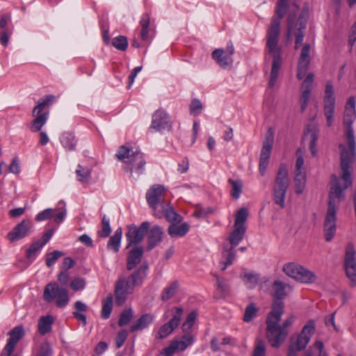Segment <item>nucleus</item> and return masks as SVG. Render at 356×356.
I'll return each instance as SVG.
<instances>
[{
  "label": "nucleus",
  "mask_w": 356,
  "mask_h": 356,
  "mask_svg": "<svg viewBox=\"0 0 356 356\" xmlns=\"http://www.w3.org/2000/svg\"><path fill=\"white\" fill-rule=\"evenodd\" d=\"M248 216V211L246 208H241L236 213L234 227H245V222Z\"/></svg>",
  "instance_id": "nucleus-47"
},
{
  "label": "nucleus",
  "mask_w": 356,
  "mask_h": 356,
  "mask_svg": "<svg viewBox=\"0 0 356 356\" xmlns=\"http://www.w3.org/2000/svg\"><path fill=\"white\" fill-rule=\"evenodd\" d=\"M162 210L163 213L168 221L171 222H180L182 220L181 216L178 214L172 207H165V206H163Z\"/></svg>",
  "instance_id": "nucleus-46"
},
{
  "label": "nucleus",
  "mask_w": 356,
  "mask_h": 356,
  "mask_svg": "<svg viewBox=\"0 0 356 356\" xmlns=\"http://www.w3.org/2000/svg\"><path fill=\"white\" fill-rule=\"evenodd\" d=\"M12 33L13 28L8 27V24H0V43L3 47L8 46Z\"/></svg>",
  "instance_id": "nucleus-45"
},
{
  "label": "nucleus",
  "mask_w": 356,
  "mask_h": 356,
  "mask_svg": "<svg viewBox=\"0 0 356 356\" xmlns=\"http://www.w3.org/2000/svg\"><path fill=\"white\" fill-rule=\"evenodd\" d=\"M113 309V297L111 295L108 296L104 301L102 309V317L107 319L110 317Z\"/></svg>",
  "instance_id": "nucleus-49"
},
{
  "label": "nucleus",
  "mask_w": 356,
  "mask_h": 356,
  "mask_svg": "<svg viewBox=\"0 0 356 356\" xmlns=\"http://www.w3.org/2000/svg\"><path fill=\"white\" fill-rule=\"evenodd\" d=\"M115 156L120 161L124 162L125 170L129 172L131 176L135 174L136 177H139L143 173L145 161L140 152L133 151L132 149L122 145L119 147Z\"/></svg>",
  "instance_id": "nucleus-5"
},
{
  "label": "nucleus",
  "mask_w": 356,
  "mask_h": 356,
  "mask_svg": "<svg viewBox=\"0 0 356 356\" xmlns=\"http://www.w3.org/2000/svg\"><path fill=\"white\" fill-rule=\"evenodd\" d=\"M335 106L336 99L334 88L332 83L327 82L323 98V113L326 119V124L329 127L333 124L334 120Z\"/></svg>",
  "instance_id": "nucleus-10"
},
{
  "label": "nucleus",
  "mask_w": 356,
  "mask_h": 356,
  "mask_svg": "<svg viewBox=\"0 0 356 356\" xmlns=\"http://www.w3.org/2000/svg\"><path fill=\"white\" fill-rule=\"evenodd\" d=\"M29 229V222L24 220L20 223L17 224L13 230L8 234L7 238L11 242L20 240L28 235Z\"/></svg>",
  "instance_id": "nucleus-25"
},
{
  "label": "nucleus",
  "mask_w": 356,
  "mask_h": 356,
  "mask_svg": "<svg viewBox=\"0 0 356 356\" xmlns=\"http://www.w3.org/2000/svg\"><path fill=\"white\" fill-rule=\"evenodd\" d=\"M122 231L121 228H118L115 231V233L111 236L108 240L107 248L113 250L114 252H118L120 249Z\"/></svg>",
  "instance_id": "nucleus-37"
},
{
  "label": "nucleus",
  "mask_w": 356,
  "mask_h": 356,
  "mask_svg": "<svg viewBox=\"0 0 356 356\" xmlns=\"http://www.w3.org/2000/svg\"><path fill=\"white\" fill-rule=\"evenodd\" d=\"M197 317V314L195 312L193 311L191 312L187 317L186 321L184 322L181 326V329L183 332H185L186 334L188 333L189 330L191 329L193 325L195 323V321Z\"/></svg>",
  "instance_id": "nucleus-51"
},
{
  "label": "nucleus",
  "mask_w": 356,
  "mask_h": 356,
  "mask_svg": "<svg viewBox=\"0 0 356 356\" xmlns=\"http://www.w3.org/2000/svg\"><path fill=\"white\" fill-rule=\"evenodd\" d=\"M311 49L312 46L309 43L304 44L301 48L298 58L297 72V78L299 80L302 79L305 76L309 65H310L312 60L310 54Z\"/></svg>",
  "instance_id": "nucleus-18"
},
{
  "label": "nucleus",
  "mask_w": 356,
  "mask_h": 356,
  "mask_svg": "<svg viewBox=\"0 0 356 356\" xmlns=\"http://www.w3.org/2000/svg\"><path fill=\"white\" fill-rule=\"evenodd\" d=\"M195 341V336L191 333L184 334L180 339L172 340L170 344L175 353L183 352Z\"/></svg>",
  "instance_id": "nucleus-26"
},
{
  "label": "nucleus",
  "mask_w": 356,
  "mask_h": 356,
  "mask_svg": "<svg viewBox=\"0 0 356 356\" xmlns=\"http://www.w3.org/2000/svg\"><path fill=\"white\" fill-rule=\"evenodd\" d=\"M300 267V265L294 262L287 263L284 265L283 271L286 275L296 280Z\"/></svg>",
  "instance_id": "nucleus-48"
},
{
  "label": "nucleus",
  "mask_w": 356,
  "mask_h": 356,
  "mask_svg": "<svg viewBox=\"0 0 356 356\" xmlns=\"http://www.w3.org/2000/svg\"><path fill=\"white\" fill-rule=\"evenodd\" d=\"M288 2L287 0H280L275 8V15L272 22H279L286 15Z\"/></svg>",
  "instance_id": "nucleus-44"
},
{
  "label": "nucleus",
  "mask_w": 356,
  "mask_h": 356,
  "mask_svg": "<svg viewBox=\"0 0 356 356\" xmlns=\"http://www.w3.org/2000/svg\"><path fill=\"white\" fill-rule=\"evenodd\" d=\"M149 222L147 221L142 222L139 227L135 225H130L126 233V238L128 242L127 248L131 245L140 243L143 240L145 234L149 229Z\"/></svg>",
  "instance_id": "nucleus-13"
},
{
  "label": "nucleus",
  "mask_w": 356,
  "mask_h": 356,
  "mask_svg": "<svg viewBox=\"0 0 356 356\" xmlns=\"http://www.w3.org/2000/svg\"><path fill=\"white\" fill-rule=\"evenodd\" d=\"M147 270L148 266L143 264L130 275L129 280L134 287L142 285L147 277Z\"/></svg>",
  "instance_id": "nucleus-27"
},
{
  "label": "nucleus",
  "mask_w": 356,
  "mask_h": 356,
  "mask_svg": "<svg viewBox=\"0 0 356 356\" xmlns=\"http://www.w3.org/2000/svg\"><path fill=\"white\" fill-rule=\"evenodd\" d=\"M252 356H266V346L263 341L257 343Z\"/></svg>",
  "instance_id": "nucleus-64"
},
{
  "label": "nucleus",
  "mask_w": 356,
  "mask_h": 356,
  "mask_svg": "<svg viewBox=\"0 0 356 356\" xmlns=\"http://www.w3.org/2000/svg\"><path fill=\"white\" fill-rule=\"evenodd\" d=\"M54 319L51 316H41L38 321V330L41 335H45L50 332L52 328V324Z\"/></svg>",
  "instance_id": "nucleus-32"
},
{
  "label": "nucleus",
  "mask_w": 356,
  "mask_h": 356,
  "mask_svg": "<svg viewBox=\"0 0 356 356\" xmlns=\"http://www.w3.org/2000/svg\"><path fill=\"white\" fill-rule=\"evenodd\" d=\"M166 195V189L160 184H154L150 187L146 193V200L151 209L154 211L153 215L161 218V215L156 212L159 206L161 207L165 206V196Z\"/></svg>",
  "instance_id": "nucleus-9"
},
{
  "label": "nucleus",
  "mask_w": 356,
  "mask_h": 356,
  "mask_svg": "<svg viewBox=\"0 0 356 356\" xmlns=\"http://www.w3.org/2000/svg\"><path fill=\"white\" fill-rule=\"evenodd\" d=\"M113 46L120 51H125L128 47V41L125 36L119 35L113 38Z\"/></svg>",
  "instance_id": "nucleus-53"
},
{
  "label": "nucleus",
  "mask_w": 356,
  "mask_h": 356,
  "mask_svg": "<svg viewBox=\"0 0 356 356\" xmlns=\"http://www.w3.org/2000/svg\"><path fill=\"white\" fill-rule=\"evenodd\" d=\"M74 307L75 309V311L72 312L74 317L76 320L81 321L83 326H86L87 324V320L84 313L88 311V306L84 302L78 300L74 302Z\"/></svg>",
  "instance_id": "nucleus-31"
},
{
  "label": "nucleus",
  "mask_w": 356,
  "mask_h": 356,
  "mask_svg": "<svg viewBox=\"0 0 356 356\" xmlns=\"http://www.w3.org/2000/svg\"><path fill=\"white\" fill-rule=\"evenodd\" d=\"M127 337L128 332L126 330H122L117 334V336L115 339L116 348H120L123 346Z\"/></svg>",
  "instance_id": "nucleus-62"
},
{
  "label": "nucleus",
  "mask_w": 356,
  "mask_h": 356,
  "mask_svg": "<svg viewBox=\"0 0 356 356\" xmlns=\"http://www.w3.org/2000/svg\"><path fill=\"white\" fill-rule=\"evenodd\" d=\"M153 316L149 314H145L142 315L135 323H134L131 327V332H135L138 330H143L147 327L153 321Z\"/></svg>",
  "instance_id": "nucleus-33"
},
{
  "label": "nucleus",
  "mask_w": 356,
  "mask_h": 356,
  "mask_svg": "<svg viewBox=\"0 0 356 356\" xmlns=\"http://www.w3.org/2000/svg\"><path fill=\"white\" fill-rule=\"evenodd\" d=\"M299 12V8L296 3L291 5L288 15L287 22H305L309 19V8L308 5H305L298 17L297 13Z\"/></svg>",
  "instance_id": "nucleus-24"
},
{
  "label": "nucleus",
  "mask_w": 356,
  "mask_h": 356,
  "mask_svg": "<svg viewBox=\"0 0 356 356\" xmlns=\"http://www.w3.org/2000/svg\"><path fill=\"white\" fill-rule=\"evenodd\" d=\"M143 254V248L142 246H137L132 249L127 257V268L131 270L140 262Z\"/></svg>",
  "instance_id": "nucleus-28"
},
{
  "label": "nucleus",
  "mask_w": 356,
  "mask_h": 356,
  "mask_svg": "<svg viewBox=\"0 0 356 356\" xmlns=\"http://www.w3.org/2000/svg\"><path fill=\"white\" fill-rule=\"evenodd\" d=\"M305 135L309 137L310 143H316L318 138V130L315 126L308 125Z\"/></svg>",
  "instance_id": "nucleus-58"
},
{
  "label": "nucleus",
  "mask_w": 356,
  "mask_h": 356,
  "mask_svg": "<svg viewBox=\"0 0 356 356\" xmlns=\"http://www.w3.org/2000/svg\"><path fill=\"white\" fill-rule=\"evenodd\" d=\"M111 232L110 220L106 215H104L102 220V229L98 231V234L102 238H106L109 236Z\"/></svg>",
  "instance_id": "nucleus-52"
},
{
  "label": "nucleus",
  "mask_w": 356,
  "mask_h": 356,
  "mask_svg": "<svg viewBox=\"0 0 356 356\" xmlns=\"http://www.w3.org/2000/svg\"><path fill=\"white\" fill-rule=\"evenodd\" d=\"M297 159L296 162V168L294 170V188L297 194L303 193L306 184V175L304 170L303 152L301 149L296 151Z\"/></svg>",
  "instance_id": "nucleus-11"
},
{
  "label": "nucleus",
  "mask_w": 356,
  "mask_h": 356,
  "mask_svg": "<svg viewBox=\"0 0 356 356\" xmlns=\"http://www.w3.org/2000/svg\"><path fill=\"white\" fill-rule=\"evenodd\" d=\"M179 287L178 281L172 282L169 286H166L161 296L163 301H167L172 298L177 292Z\"/></svg>",
  "instance_id": "nucleus-39"
},
{
  "label": "nucleus",
  "mask_w": 356,
  "mask_h": 356,
  "mask_svg": "<svg viewBox=\"0 0 356 356\" xmlns=\"http://www.w3.org/2000/svg\"><path fill=\"white\" fill-rule=\"evenodd\" d=\"M75 172L79 182L87 183L91 178V170L80 164L78 165Z\"/></svg>",
  "instance_id": "nucleus-41"
},
{
  "label": "nucleus",
  "mask_w": 356,
  "mask_h": 356,
  "mask_svg": "<svg viewBox=\"0 0 356 356\" xmlns=\"http://www.w3.org/2000/svg\"><path fill=\"white\" fill-rule=\"evenodd\" d=\"M246 227H234V230L231 232L229 236V241L231 244L232 248H234L243 240Z\"/></svg>",
  "instance_id": "nucleus-35"
},
{
  "label": "nucleus",
  "mask_w": 356,
  "mask_h": 356,
  "mask_svg": "<svg viewBox=\"0 0 356 356\" xmlns=\"http://www.w3.org/2000/svg\"><path fill=\"white\" fill-rule=\"evenodd\" d=\"M355 99L354 97H350L345 106L344 114L356 115L355 111Z\"/></svg>",
  "instance_id": "nucleus-61"
},
{
  "label": "nucleus",
  "mask_w": 356,
  "mask_h": 356,
  "mask_svg": "<svg viewBox=\"0 0 356 356\" xmlns=\"http://www.w3.org/2000/svg\"><path fill=\"white\" fill-rule=\"evenodd\" d=\"M314 75L313 73H309L307 75L305 81H303L301 87V95L300 98V111L303 113L307 106L311 96L312 90V83L314 81Z\"/></svg>",
  "instance_id": "nucleus-22"
},
{
  "label": "nucleus",
  "mask_w": 356,
  "mask_h": 356,
  "mask_svg": "<svg viewBox=\"0 0 356 356\" xmlns=\"http://www.w3.org/2000/svg\"><path fill=\"white\" fill-rule=\"evenodd\" d=\"M316 330V323L314 320H309L302 327L300 333L291 343L297 347L298 350H305L310 341Z\"/></svg>",
  "instance_id": "nucleus-14"
},
{
  "label": "nucleus",
  "mask_w": 356,
  "mask_h": 356,
  "mask_svg": "<svg viewBox=\"0 0 356 356\" xmlns=\"http://www.w3.org/2000/svg\"><path fill=\"white\" fill-rule=\"evenodd\" d=\"M154 30L149 27V24H143L140 31L141 39L147 42L154 36Z\"/></svg>",
  "instance_id": "nucleus-56"
},
{
  "label": "nucleus",
  "mask_w": 356,
  "mask_h": 356,
  "mask_svg": "<svg viewBox=\"0 0 356 356\" xmlns=\"http://www.w3.org/2000/svg\"><path fill=\"white\" fill-rule=\"evenodd\" d=\"M287 287H289V284L280 281L275 280L273 282V288L274 289V293L273 295V302L272 305V309L270 312H274L275 309H277V307H280L282 308V312L284 311V303L283 300L286 296V289Z\"/></svg>",
  "instance_id": "nucleus-19"
},
{
  "label": "nucleus",
  "mask_w": 356,
  "mask_h": 356,
  "mask_svg": "<svg viewBox=\"0 0 356 356\" xmlns=\"http://www.w3.org/2000/svg\"><path fill=\"white\" fill-rule=\"evenodd\" d=\"M283 314L282 308L277 307L274 312H270L266 316V337L270 346L274 348H279L285 341L289 334L288 329L296 320L294 315H290L280 325V322Z\"/></svg>",
  "instance_id": "nucleus-3"
},
{
  "label": "nucleus",
  "mask_w": 356,
  "mask_h": 356,
  "mask_svg": "<svg viewBox=\"0 0 356 356\" xmlns=\"http://www.w3.org/2000/svg\"><path fill=\"white\" fill-rule=\"evenodd\" d=\"M86 286V281L83 278L77 277L71 281L70 287L72 290L77 291L83 290Z\"/></svg>",
  "instance_id": "nucleus-63"
},
{
  "label": "nucleus",
  "mask_w": 356,
  "mask_h": 356,
  "mask_svg": "<svg viewBox=\"0 0 356 356\" xmlns=\"http://www.w3.org/2000/svg\"><path fill=\"white\" fill-rule=\"evenodd\" d=\"M229 184L231 185L230 195L235 200L240 197L243 189V183L239 179H229Z\"/></svg>",
  "instance_id": "nucleus-43"
},
{
  "label": "nucleus",
  "mask_w": 356,
  "mask_h": 356,
  "mask_svg": "<svg viewBox=\"0 0 356 356\" xmlns=\"http://www.w3.org/2000/svg\"><path fill=\"white\" fill-rule=\"evenodd\" d=\"M53 234L54 231L49 229L42 235L40 239L33 241L26 250V257L29 259L33 260L36 257L37 252L50 240Z\"/></svg>",
  "instance_id": "nucleus-23"
},
{
  "label": "nucleus",
  "mask_w": 356,
  "mask_h": 356,
  "mask_svg": "<svg viewBox=\"0 0 356 356\" xmlns=\"http://www.w3.org/2000/svg\"><path fill=\"white\" fill-rule=\"evenodd\" d=\"M305 29L306 24H289L285 35L286 43L291 40V36L293 35L296 38L295 49H298L303 42Z\"/></svg>",
  "instance_id": "nucleus-21"
},
{
  "label": "nucleus",
  "mask_w": 356,
  "mask_h": 356,
  "mask_svg": "<svg viewBox=\"0 0 356 356\" xmlns=\"http://www.w3.org/2000/svg\"><path fill=\"white\" fill-rule=\"evenodd\" d=\"M189 231V225L186 222L181 225L171 224L168 227V234L171 237H181Z\"/></svg>",
  "instance_id": "nucleus-34"
},
{
  "label": "nucleus",
  "mask_w": 356,
  "mask_h": 356,
  "mask_svg": "<svg viewBox=\"0 0 356 356\" xmlns=\"http://www.w3.org/2000/svg\"><path fill=\"white\" fill-rule=\"evenodd\" d=\"M150 128L161 131L171 128V122L168 114L163 109L156 111L152 115Z\"/></svg>",
  "instance_id": "nucleus-20"
},
{
  "label": "nucleus",
  "mask_w": 356,
  "mask_h": 356,
  "mask_svg": "<svg viewBox=\"0 0 356 356\" xmlns=\"http://www.w3.org/2000/svg\"><path fill=\"white\" fill-rule=\"evenodd\" d=\"M60 143L65 149L72 151L75 149L76 140L72 133L65 132L60 138Z\"/></svg>",
  "instance_id": "nucleus-40"
},
{
  "label": "nucleus",
  "mask_w": 356,
  "mask_h": 356,
  "mask_svg": "<svg viewBox=\"0 0 356 356\" xmlns=\"http://www.w3.org/2000/svg\"><path fill=\"white\" fill-rule=\"evenodd\" d=\"M132 316H133V312H132L131 309H129L124 310L121 313L119 321H118L119 326L122 327L124 325H127L130 322L131 319L132 318Z\"/></svg>",
  "instance_id": "nucleus-59"
},
{
  "label": "nucleus",
  "mask_w": 356,
  "mask_h": 356,
  "mask_svg": "<svg viewBox=\"0 0 356 356\" xmlns=\"http://www.w3.org/2000/svg\"><path fill=\"white\" fill-rule=\"evenodd\" d=\"M258 311L259 309L254 303H250L245 309L243 321L245 322H250L257 316Z\"/></svg>",
  "instance_id": "nucleus-50"
},
{
  "label": "nucleus",
  "mask_w": 356,
  "mask_h": 356,
  "mask_svg": "<svg viewBox=\"0 0 356 356\" xmlns=\"http://www.w3.org/2000/svg\"><path fill=\"white\" fill-rule=\"evenodd\" d=\"M234 248H230L228 250L225 251L223 254V257L225 258V261L220 262V264L223 265L221 268V270L223 271L227 268V266L232 264L233 261L235 257V253L233 250Z\"/></svg>",
  "instance_id": "nucleus-54"
},
{
  "label": "nucleus",
  "mask_w": 356,
  "mask_h": 356,
  "mask_svg": "<svg viewBox=\"0 0 356 356\" xmlns=\"http://www.w3.org/2000/svg\"><path fill=\"white\" fill-rule=\"evenodd\" d=\"M212 57L220 67L224 68L231 65L233 63L232 57L227 54L222 49H215L212 53Z\"/></svg>",
  "instance_id": "nucleus-30"
},
{
  "label": "nucleus",
  "mask_w": 356,
  "mask_h": 356,
  "mask_svg": "<svg viewBox=\"0 0 356 356\" xmlns=\"http://www.w3.org/2000/svg\"><path fill=\"white\" fill-rule=\"evenodd\" d=\"M52 348L49 341L42 342L38 348L36 356H52Z\"/></svg>",
  "instance_id": "nucleus-55"
},
{
  "label": "nucleus",
  "mask_w": 356,
  "mask_h": 356,
  "mask_svg": "<svg viewBox=\"0 0 356 356\" xmlns=\"http://www.w3.org/2000/svg\"><path fill=\"white\" fill-rule=\"evenodd\" d=\"M134 286L124 277L120 278L115 284V303L121 306L125 302L127 296L132 293Z\"/></svg>",
  "instance_id": "nucleus-16"
},
{
  "label": "nucleus",
  "mask_w": 356,
  "mask_h": 356,
  "mask_svg": "<svg viewBox=\"0 0 356 356\" xmlns=\"http://www.w3.org/2000/svg\"><path fill=\"white\" fill-rule=\"evenodd\" d=\"M242 276L243 278L246 279L245 283L248 288L254 287L257 284L259 278L258 275L252 273H245Z\"/></svg>",
  "instance_id": "nucleus-60"
},
{
  "label": "nucleus",
  "mask_w": 356,
  "mask_h": 356,
  "mask_svg": "<svg viewBox=\"0 0 356 356\" xmlns=\"http://www.w3.org/2000/svg\"><path fill=\"white\" fill-rule=\"evenodd\" d=\"M56 97L54 95H46L43 99L38 102V104L33 108V115L35 119L32 122L31 130L32 132L40 131L42 127L47 121L49 112H43L44 108L54 103Z\"/></svg>",
  "instance_id": "nucleus-8"
},
{
  "label": "nucleus",
  "mask_w": 356,
  "mask_h": 356,
  "mask_svg": "<svg viewBox=\"0 0 356 356\" xmlns=\"http://www.w3.org/2000/svg\"><path fill=\"white\" fill-rule=\"evenodd\" d=\"M184 310L181 307H175L172 318L159 328L156 338L163 339L168 337L178 327L181 320Z\"/></svg>",
  "instance_id": "nucleus-15"
},
{
  "label": "nucleus",
  "mask_w": 356,
  "mask_h": 356,
  "mask_svg": "<svg viewBox=\"0 0 356 356\" xmlns=\"http://www.w3.org/2000/svg\"><path fill=\"white\" fill-rule=\"evenodd\" d=\"M273 141V136L271 133H270L266 136L265 140L263 142L259 165V170L261 176L265 175L266 170L268 165Z\"/></svg>",
  "instance_id": "nucleus-17"
},
{
  "label": "nucleus",
  "mask_w": 356,
  "mask_h": 356,
  "mask_svg": "<svg viewBox=\"0 0 356 356\" xmlns=\"http://www.w3.org/2000/svg\"><path fill=\"white\" fill-rule=\"evenodd\" d=\"M315 274L307 268L301 266L296 280L305 284L313 283L316 281Z\"/></svg>",
  "instance_id": "nucleus-36"
},
{
  "label": "nucleus",
  "mask_w": 356,
  "mask_h": 356,
  "mask_svg": "<svg viewBox=\"0 0 356 356\" xmlns=\"http://www.w3.org/2000/svg\"><path fill=\"white\" fill-rule=\"evenodd\" d=\"M43 299L47 302H54L57 307L63 308L70 302L69 291L57 282H49L44 289Z\"/></svg>",
  "instance_id": "nucleus-7"
},
{
  "label": "nucleus",
  "mask_w": 356,
  "mask_h": 356,
  "mask_svg": "<svg viewBox=\"0 0 356 356\" xmlns=\"http://www.w3.org/2000/svg\"><path fill=\"white\" fill-rule=\"evenodd\" d=\"M355 119L356 115H343V123L346 127V144L339 145L342 179L345 181L346 186L353 183L352 173L354 163L356 161V143L352 127Z\"/></svg>",
  "instance_id": "nucleus-1"
},
{
  "label": "nucleus",
  "mask_w": 356,
  "mask_h": 356,
  "mask_svg": "<svg viewBox=\"0 0 356 356\" xmlns=\"http://www.w3.org/2000/svg\"><path fill=\"white\" fill-rule=\"evenodd\" d=\"M63 255L64 253L59 250H54L47 254L46 257V265L48 267H51L60 257Z\"/></svg>",
  "instance_id": "nucleus-57"
},
{
  "label": "nucleus",
  "mask_w": 356,
  "mask_h": 356,
  "mask_svg": "<svg viewBox=\"0 0 356 356\" xmlns=\"http://www.w3.org/2000/svg\"><path fill=\"white\" fill-rule=\"evenodd\" d=\"M217 280L216 298H225L229 293V285L223 279L215 275Z\"/></svg>",
  "instance_id": "nucleus-38"
},
{
  "label": "nucleus",
  "mask_w": 356,
  "mask_h": 356,
  "mask_svg": "<svg viewBox=\"0 0 356 356\" xmlns=\"http://www.w3.org/2000/svg\"><path fill=\"white\" fill-rule=\"evenodd\" d=\"M354 246L350 244L347 246L344 257V268L346 274L350 280L352 287L356 286V258Z\"/></svg>",
  "instance_id": "nucleus-12"
},
{
  "label": "nucleus",
  "mask_w": 356,
  "mask_h": 356,
  "mask_svg": "<svg viewBox=\"0 0 356 356\" xmlns=\"http://www.w3.org/2000/svg\"><path fill=\"white\" fill-rule=\"evenodd\" d=\"M163 232L159 226H154L150 229L147 236V249L149 250L154 248L161 241Z\"/></svg>",
  "instance_id": "nucleus-29"
},
{
  "label": "nucleus",
  "mask_w": 356,
  "mask_h": 356,
  "mask_svg": "<svg viewBox=\"0 0 356 356\" xmlns=\"http://www.w3.org/2000/svg\"><path fill=\"white\" fill-rule=\"evenodd\" d=\"M8 334L10 337L8 341L16 346L19 341L24 337L25 331L22 326H16L9 332Z\"/></svg>",
  "instance_id": "nucleus-42"
},
{
  "label": "nucleus",
  "mask_w": 356,
  "mask_h": 356,
  "mask_svg": "<svg viewBox=\"0 0 356 356\" xmlns=\"http://www.w3.org/2000/svg\"><path fill=\"white\" fill-rule=\"evenodd\" d=\"M289 171L285 164L280 165L273 185V200L280 208L285 207V197L289 186Z\"/></svg>",
  "instance_id": "nucleus-6"
},
{
  "label": "nucleus",
  "mask_w": 356,
  "mask_h": 356,
  "mask_svg": "<svg viewBox=\"0 0 356 356\" xmlns=\"http://www.w3.org/2000/svg\"><path fill=\"white\" fill-rule=\"evenodd\" d=\"M352 183L346 186L342 176L339 178L333 175L331 177V187L329 202L324 221V234L326 241L330 242L334 238L337 230V210L340 202L343 200V191L351 186Z\"/></svg>",
  "instance_id": "nucleus-2"
},
{
  "label": "nucleus",
  "mask_w": 356,
  "mask_h": 356,
  "mask_svg": "<svg viewBox=\"0 0 356 356\" xmlns=\"http://www.w3.org/2000/svg\"><path fill=\"white\" fill-rule=\"evenodd\" d=\"M280 34V24H273L266 33L265 57L266 58H272V66L268 81L269 88H273L275 86L282 65V47L279 44Z\"/></svg>",
  "instance_id": "nucleus-4"
}]
</instances>
